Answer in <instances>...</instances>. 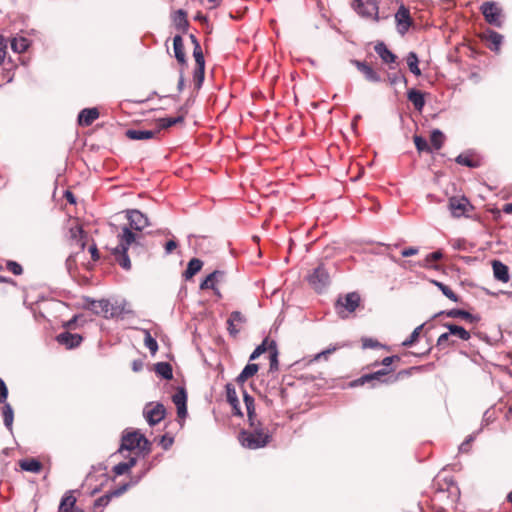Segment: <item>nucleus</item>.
I'll return each instance as SVG.
<instances>
[{
  "instance_id": "1",
  "label": "nucleus",
  "mask_w": 512,
  "mask_h": 512,
  "mask_svg": "<svg viewBox=\"0 0 512 512\" xmlns=\"http://www.w3.org/2000/svg\"><path fill=\"white\" fill-rule=\"evenodd\" d=\"M250 427L252 428L251 431L244 430L239 434L241 445L252 450L265 447L271 438L269 433L262 428L259 421H255V425Z\"/></svg>"
},
{
  "instance_id": "2",
  "label": "nucleus",
  "mask_w": 512,
  "mask_h": 512,
  "mask_svg": "<svg viewBox=\"0 0 512 512\" xmlns=\"http://www.w3.org/2000/svg\"><path fill=\"white\" fill-rule=\"evenodd\" d=\"M137 448L143 455H147L151 451V443L138 430L124 433L122 435L119 452L123 450L132 451Z\"/></svg>"
},
{
  "instance_id": "3",
  "label": "nucleus",
  "mask_w": 512,
  "mask_h": 512,
  "mask_svg": "<svg viewBox=\"0 0 512 512\" xmlns=\"http://www.w3.org/2000/svg\"><path fill=\"white\" fill-rule=\"evenodd\" d=\"M87 307L94 314L102 316L104 318H114L122 314L123 309L117 305L111 303L109 300H91L87 299Z\"/></svg>"
},
{
  "instance_id": "4",
  "label": "nucleus",
  "mask_w": 512,
  "mask_h": 512,
  "mask_svg": "<svg viewBox=\"0 0 512 512\" xmlns=\"http://www.w3.org/2000/svg\"><path fill=\"white\" fill-rule=\"evenodd\" d=\"M360 295L357 292L347 293L343 297H339L335 309L337 314L342 318H348L360 305Z\"/></svg>"
},
{
  "instance_id": "5",
  "label": "nucleus",
  "mask_w": 512,
  "mask_h": 512,
  "mask_svg": "<svg viewBox=\"0 0 512 512\" xmlns=\"http://www.w3.org/2000/svg\"><path fill=\"white\" fill-rule=\"evenodd\" d=\"M393 371L392 368H382L373 373L362 375L351 383V386L364 385L366 383H372V386H376V383H392L396 381V377L388 376Z\"/></svg>"
},
{
  "instance_id": "6",
  "label": "nucleus",
  "mask_w": 512,
  "mask_h": 512,
  "mask_svg": "<svg viewBox=\"0 0 512 512\" xmlns=\"http://www.w3.org/2000/svg\"><path fill=\"white\" fill-rule=\"evenodd\" d=\"M307 281L314 290L322 292L330 284V275L324 265L320 264L307 276Z\"/></svg>"
},
{
  "instance_id": "7",
  "label": "nucleus",
  "mask_w": 512,
  "mask_h": 512,
  "mask_svg": "<svg viewBox=\"0 0 512 512\" xmlns=\"http://www.w3.org/2000/svg\"><path fill=\"white\" fill-rule=\"evenodd\" d=\"M354 9L361 17L380 21L377 0H355Z\"/></svg>"
},
{
  "instance_id": "8",
  "label": "nucleus",
  "mask_w": 512,
  "mask_h": 512,
  "mask_svg": "<svg viewBox=\"0 0 512 512\" xmlns=\"http://www.w3.org/2000/svg\"><path fill=\"white\" fill-rule=\"evenodd\" d=\"M448 207L452 216L455 218L468 216V212L472 211L474 208L469 200L464 196L451 197L449 199Z\"/></svg>"
},
{
  "instance_id": "9",
  "label": "nucleus",
  "mask_w": 512,
  "mask_h": 512,
  "mask_svg": "<svg viewBox=\"0 0 512 512\" xmlns=\"http://www.w3.org/2000/svg\"><path fill=\"white\" fill-rule=\"evenodd\" d=\"M482 14L485 20L498 28L502 26L501 9L494 2H485L481 6Z\"/></svg>"
},
{
  "instance_id": "10",
  "label": "nucleus",
  "mask_w": 512,
  "mask_h": 512,
  "mask_svg": "<svg viewBox=\"0 0 512 512\" xmlns=\"http://www.w3.org/2000/svg\"><path fill=\"white\" fill-rule=\"evenodd\" d=\"M165 407L161 403L156 405H147L144 408V417L150 426L158 424L165 417Z\"/></svg>"
},
{
  "instance_id": "11",
  "label": "nucleus",
  "mask_w": 512,
  "mask_h": 512,
  "mask_svg": "<svg viewBox=\"0 0 512 512\" xmlns=\"http://www.w3.org/2000/svg\"><path fill=\"white\" fill-rule=\"evenodd\" d=\"M126 214L131 229L142 231L145 227L149 226L148 217L141 211L132 209L127 210Z\"/></svg>"
},
{
  "instance_id": "12",
  "label": "nucleus",
  "mask_w": 512,
  "mask_h": 512,
  "mask_svg": "<svg viewBox=\"0 0 512 512\" xmlns=\"http://www.w3.org/2000/svg\"><path fill=\"white\" fill-rule=\"evenodd\" d=\"M351 64H353L363 74L367 81L372 83H379L382 81L380 74L368 63L352 59Z\"/></svg>"
},
{
  "instance_id": "13",
  "label": "nucleus",
  "mask_w": 512,
  "mask_h": 512,
  "mask_svg": "<svg viewBox=\"0 0 512 512\" xmlns=\"http://www.w3.org/2000/svg\"><path fill=\"white\" fill-rule=\"evenodd\" d=\"M395 20L397 23V31L401 35H404L412 24L409 10L405 6L401 5L395 14Z\"/></svg>"
},
{
  "instance_id": "14",
  "label": "nucleus",
  "mask_w": 512,
  "mask_h": 512,
  "mask_svg": "<svg viewBox=\"0 0 512 512\" xmlns=\"http://www.w3.org/2000/svg\"><path fill=\"white\" fill-rule=\"evenodd\" d=\"M56 340L67 349H73L81 344L83 338L77 333L62 332L57 335Z\"/></svg>"
},
{
  "instance_id": "15",
  "label": "nucleus",
  "mask_w": 512,
  "mask_h": 512,
  "mask_svg": "<svg viewBox=\"0 0 512 512\" xmlns=\"http://www.w3.org/2000/svg\"><path fill=\"white\" fill-rule=\"evenodd\" d=\"M224 277V272L215 270L212 273H210L200 284L201 290L206 289H212L214 291V294L218 297H221V293L219 289L216 287V283L219 281L220 278Z\"/></svg>"
},
{
  "instance_id": "16",
  "label": "nucleus",
  "mask_w": 512,
  "mask_h": 512,
  "mask_svg": "<svg viewBox=\"0 0 512 512\" xmlns=\"http://www.w3.org/2000/svg\"><path fill=\"white\" fill-rule=\"evenodd\" d=\"M136 241V234L132 232L131 228L128 226L122 227L121 233L118 235V245L117 248H125L129 249L130 245Z\"/></svg>"
},
{
  "instance_id": "17",
  "label": "nucleus",
  "mask_w": 512,
  "mask_h": 512,
  "mask_svg": "<svg viewBox=\"0 0 512 512\" xmlns=\"http://www.w3.org/2000/svg\"><path fill=\"white\" fill-rule=\"evenodd\" d=\"M439 315H446L447 317H450V318H461V319L469 321L470 323H474L479 320V318L477 316L471 314L470 312L462 310V309H457V308H454V309H451L448 311H441L436 316H439Z\"/></svg>"
},
{
  "instance_id": "18",
  "label": "nucleus",
  "mask_w": 512,
  "mask_h": 512,
  "mask_svg": "<svg viewBox=\"0 0 512 512\" xmlns=\"http://www.w3.org/2000/svg\"><path fill=\"white\" fill-rule=\"evenodd\" d=\"M98 118L99 111L97 108H85L78 115V123L82 126H89Z\"/></svg>"
},
{
  "instance_id": "19",
  "label": "nucleus",
  "mask_w": 512,
  "mask_h": 512,
  "mask_svg": "<svg viewBox=\"0 0 512 512\" xmlns=\"http://www.w3.org/2000/svg\"><path fill=\"white\" fill-rule=\"evenodd\" d=\"M159 130L128 129L126 136L131 140H146L154 138Z\"/></svg>"
},
{
  "instance_id": "20",
  "label": "nucleus",
  "mask_w": 512,
  "mask_h": 512,
  "mask_svg": "<svg viewBox=\"0 0 512 512\" xmlns=\"http://www.w3.org/2000/svg\"><path fill=\"white\" fill-rule=\"evenodd\" d=\"M375 52L378 54V56L381 58V60L386 64H393L396 61V55L391 52L384 42H378L374 46Z\"/></svg>"
},
{
  "instance_id": "21",
  "label": "nucleus",
  "mask_w": 512,
  "mask_h": 512,
  "mask_svg": "<svg viewBox=\"0 0 512 512\" xmlns=\"http://www.w3.org/2000/svg\"><path fill=\"white\" fill-rule=\"evenodd\" d=\"M494 277L504 283L509 281L508 267L501 261L494 260L492 263Z\"/></svg>"
},
{
  "instance_id": "22",
  "label": "nucleus",
  "mask_w": 512,
  "mask_h": 512,
  "mask_svg": "<svg viewBox=\"0 0 512 512\" xmlns=\"http://www.w3.org/2000/svg\"><path fill=\"white\" fill-rule=\"evenodd\" d=\"M128 250L125 248H117L113 249V255L115 257L116 262L125 270H130L131 261L128 256Z\"/></svg>"
},
{
  "instance_id": "23",
  "label": "nucleus",
  "mask_w": 512,
  "mask_h": 512,
  "mask_svg": "<svg viewBox=\"0 0 512 512\" xmlns=\"http://www.w3.org/2000/svg\"><path fill=\"white\" fill-rule=\"evenodd\" d=\"M76 498L73 496V491H67L60 502L59 512H72L75 509Z\"/></svg>"
},
{
  "instance_id": "24",
  "label": "nucleus",
  "mask_w": 512,
  "mask_h": 512,
  "mask_svg": "<svg viewBox=\"0 0 512 512\" xmlns=\"http://www.w3.org/2000/svg\"><path fill=\"white\" fill-rule=\"evenodd\" d=\"M173 49H174V55L177 61L184 65L186 64V56L184 52V44L183 39L180 35H176L173 38Z\"/></svg>"
},
{
  "instance_id": "25",
  "label": "nucleus",
  "mask_w": 512,
  "mask_h": 512,
  "mask_svg": "<svg viewBox=\"0 0 512 512\" xmlns=\"http://www.w3.org/2000/svg\"><path fill=\"white\" fill-rule=\"evenodd\" d=\"M408 100L413 104L416 110L421 111L425 105L424 95L421 91L410 89L407 92Z\"/></svg>"
},
{
  "instance_id": "26",
  "label": "nucleus",
  "mask_w": 512,
  "mask_h": 512,
  "mask_svg": "<svg viewBox=\"0 0 512 512\" xmlns=\"http://www.w3.org/2000/svg\"><path fill=\"white\" fill-rule=\"evenodd\" d=\"M243 399L247 410L249 424L250 426H254L255 421H258L256 419L254 398L245 391Z\"/></svg>"
},
{
  "instance_id": "27",
  "label": "nucleus",
  "mask_w": 512,
  "mask_h": 512,
  "mask_svg": "<svg viewBox=\"0 0 512 512\" xmlns=\"http://www.w3.org/2000/svg\"><path fill=\"white\" fill-rule=\"evenodd\" d=\"M19 466L22 470L33 473H39L42 469L41 462L35 458L22 459Z\"/></svg>"
},
{
  "instance_id": "28",
  "label": "nucleus",
  "mask_w": 512,
  "mask_h": 512,
  "mask_svg": "<svg viewBox=\"0 0 512 512\" xmlns=\"http://www.w3.org/2000/svg\"><path fill=\"white\" fill-rule=\"evenodd\" d=\"M259 366L254 363H248L241 373L237 376L236 382L238 384H244L246 380L252 376H254L258 372Z\"/></svg>"
},
{
  "instance_id": "29",
  "label": "nucleus",
  "mask_w": 512,
  "mask_h": 512,
  "mask_svg": "<svg viewBox=\"0 0 512 512\" xmlns=\"http://www.w3.org/2000/svg\"><path fill=\"white\" fill-rule=\"evenodd\" d=\"M443 326L450 331V334H452V336H455L463 341H468L471 337L469 331H467L462 326H458L456 324L451 323H445Z\"/></svg>"
},
{
  "instance_id": "30",
  "label": "nucleus",
  "mask_w": 512,
  "mask_h": 512,
  "mask_svg": "<svg viewBox=\"0 0 512 512\" xmlns=\"http://www.w3.org/2000/svg\"><path fill=\"white\" fill-rule=\"evenodd\" d=\"M203 266V262L198 258H192L187 265V268L184 272L185 279L192 278L196 273H198Z\"/></svg>"
},
{
  "instance_id": "31",
  "label": "nucleus",
  "mask_w": 512,
  "mask_h": 512,
  "mask_svg": "<svg viewBox=\"0 0 512 512\" xmlns=\"http://www.w3.org/2000/svg\"><path fill=\"white\" fill-rule=\"evenodd\" d=\"M155 372L166 380H170L173 377L172 366L168 362L156 363Z\"/></svg>"
},
{
  "instance_id": "32",
  "label": "nucleus",
  "mask_w": 512,
  "mask_h": 512,
  "mask_svg": "<svg viewBox=\"0 0 512 512\" xmlns=\"http://www.w3.org/2000/svg\"><path fill=\"white\" fill-rule=\"evenodd\" d=\"M407 65L411 73L415 76L421 75V70L419 68V59L415 52L411 51L408 53L406 57Z\"/></svg>"
},
{
  "instance_id": "33",
  "label": "nucleus",
  "mask_w": 512,
  "mask_h": 512,
  "mask_svg": "<svg viewBox=\"0 0 512 512\" xmlns=\"http://www.w3.org/2000/svg\"><path fill=\"white\" fill-rule=\"evenodd\" d=\"M268 351L270 352V371H277L279 367L278 350L274 340L268 343Z\"/></svg>"
},
{
  "instance_id": "34",
  "label": "nucleus",
  "mask_w": 512,
  "mask_h": 512,
  "mask_svg": "<svg viewBox=\"0 0 512 512\" xmlns=\"http://www.w3.org/2000/svg\"><path fill=\"white\" fill-rule=\"evenodd\" d=\"M184 121V115H179L177 117H165V118H160L158 120V129L157 130H161V129H167L175 124H178V123H182Z\"/></svg>"
},
{
  "instance_id": "35",
  "label": "nucleus",
  "mask_w": 512,
  "mask_h": 512,
  "mask_svg": "<svg viewBox=\"0 0 512 512\" xmlns=\"http://www.w3.org/2000/svg\"><path fill=\"white\" fill-rule=\"evenodd\" d=\"M137 459L135 457H130L128 461L120 462L114 466L113 472L120 476L125 474L130 468L136 465Z\"/></svg>"
},
{
  "instance_id": "36",
  "label": "nucleus",
  "mask_w": 512,
  "mask_h": 512,
  "mask_svg": "<svg viewBox=\"0 0 512 512\" xmlns=\"http://www.w3.org/2000/svg\"><path fill=\"white\" fill-rule=\"evenodd\" d=\"M29 47V40L25 37H15L11 41V48L14 52L22 53Z\"/></svg>"
},
{
  "instance_id": "37",
  "label": "nucleus",
  "mask_w": 512,
  "mask_h": 512,
  "mask_svg": "<svg viewBox=\"0 0 512 512\" xmlns=\"http://www.w3.org/2000/svg\"><path fill=\"white\" fill-rule=\"evenodd\" d=\"M487 34L488 40L491 42L490 49L492 51L498 52L502 44L503 36L493 30H488Z\"/></svg>"
},
{
  "instance_id": "38",
  "label": "nucleus",
  "mask_w": 512,
  "mask_h": 512,
  "mask_svg": "<svg viewBox=\"0 0 512 512\" xmlns=\"http://www.w3.org/2000/svg\"><path fill=\"white\" fill-rule=\"evenodd\" d=\"M3 407H2V415H3V421H4V425L9 429L11 430L12 429V424H13V419H14V413H13V409L11 407V405L9 403H3Z\"/></svg>"
},
{
  "instance_id": "39",
  "label": "nucleus",
  "mask_w": 512,
  "mask_h": 512,
  "mask_svg": "<svg viewBox=\"0 0 512 512\" xmlns=\"http://www.w3.org/2000/svg\"><path fill=\"white\" fill-rule=\"evenodd\" d=\"M444 140L445 136L442 131H440L439 129H435L432 131L430 136V142L435 150H439L442 148Z\"/></svg>"
},
{
  "instance_id": "40",
  "label": "nucleus",
  "mask_w": 512,
  "mask_h": 512,
  "mask_svg": "<svg viewBox=\"0 0 512 512\" xmlns=\"http://www.w3.org/2000/svg\"><path fill=\"white\" fill-rule=\"evenodd\" d=\"M226 399L227 402L232 406L236 407L239 405V399L236 393L235 387L231 383L225 385Z\"/></svg>"
},
{
  "instance_id": "41",
  "label": "nucleus",
  "mask_w": 512,
  "mask_h": 512,
  "mask_svg": "<svg viewBox=\"0 0 512 512\" xmlns=\"http://www.w3.org/2000/svg\"><path fill=\"white\" fill-rule=\"evenodd\" d=\"M432 283L435 286H437L447 298H449L453 302H458V296L452 291V289L449 286L437 280H432Z\"/></svg>"
},
{
  "instance_id": "42",
  "label": "nucleus",
  "mask_w": 512,
  "mask_h": 512,
  "mask_svg": "<svg viewBox=\"0 0 512 512\" xmlns=\"http://www.w3.org/2000/svg\"><path fill=\"white\" fill-rule=\"evenodd\" d=\"M174 23L178 29L186 30L189 25L186 12L181 9L178 10L174 15Z\"/></svg>"
},
{
  "instance_id": "43",
  "label": "nucleus",
  "mask_w": 512,
  "mask_h": 512,
  "mask_svg": "<svg viewBox=\"0 0 512 512\" xmlns=\"http://www.w3.org/2000/svg\"><path fill=\"white\" fill-rule=\"evenodd\" d=\"M143 332L145 335V337H144L145 346L149 349V351L151 352L152 355H155V353L158 350V343H157L156 339L152 337L151 333L148 330L144 329Z\"/></svg>"
},
{
  "instance_id": "44",
  "label": "nucleus",
  "mask_w": 512,
  "mask_h": 512,
  "mask_svg": "<svg viewBox=\"0 0 512 512\" xmlns=\"http://www.w3.org/2000/svg\"><path fill=\"white\" fill-rule=\"evenodd\" d=\"M111 501V495L105 494L94 501L93 511L103 512V508L106 507Z\"/></svg>"
},
{
  "instance_id": "45",
  "label": "nucleus",
  "mask_w": 512,
  "mask_h": 512,
  "mask_svg": "<svg viewBox=\"0 0 512 512\" xmlns=\"http://www.w3.org/2000/svg\"><path fill=\"white\" fill-rule=\"evenodd\" d=\"M413 139H414L416 149L419 152H431V147L429 146V144L425 138H423L422 136H419V135H415Z\"/></svg>"
},
{
  "instance_id": "46",
  "label": "nucleus",
  "mask_w": 512,
  "mask_h": 512,
  "mask_svg": "<svg viewBox=\"0 0 512 512\" xmlns=\"http://www.w3.org/2000/svg\"><path fill=\"white\" fill-rule=\"evenodd\" d=\"M455 161L463 166H467L470 168H475L478 166V162L473 160L469 155L460 154L456 157Z\"/></svg>"
},
{
  "instance_id": "47",
  "label": "nucleus",
  "mask_w": 512,
  "mask_h": 512,
  "mask_svg": "<svg viewBox=\"0 0 512 512\" xmlns=\"http://www.w3.org/2000/svg\"><path fill=\"white\" fill-rule=\"evenodd\" d=\"M173 403L176 405V407H183L186 405L187 401V394L183 388L179 389L173 396H172Z\"/></svg>"
},
{
  "instance_id": "48",
  "label": "nucleus",
  "mask_w": 512,
  "mask_h": 512,
  "mask_svg": "<svg viewBox=\"0 0 512 512\" xmlns=\"http://www.w3.org/2000/svg\"><path fill=\"white\" fill-rule=\"evenodd\" d=\"M451 336L452 334H450L449 330L446 333H442L437 339V346L440 348H446L451 345H454L455 342L450 339Z\"/></svg>"
},
{
  "instance_id": "49",
  "label": "nucleus",
  "mask_w": 512,
  "mask_h": 512,
  "mask_svg": "<svg viewBox=\"0 0 512 512\" xmlns=\"http://www.w3.org/2000/svg\"><path fill=\"white\" fill-rule=\"evenodd\" d=\"M423 326H424V324H421L418 327H416L413 330V332L411 333V335L409 336V338H407L405 341H403L402 345L404 347H409V346L413 345L418 340L420 332L423 329Z\"/></svg>"
},
{
  "instance_id": "50",
  "label": "nucleus",
  "mask_w": 512,
  "mask_h": 512,
  "mask_svg": "<svg viewBox=\"0 0 512 512\" xmlns=\"http://www.w3.org/2000/svg\"><path fill=\"white\" fill-rule=\"evenodd\" d=\"M204 75H205V66H196L194 71V81L195 86L197 88H200L204 81Z\"/></svg>"
},
{
  "instance_id": "51",
  "label": "nucleus",
  "mask_w": 512,
  "mask_h": 512,
  "mask_svg": "<svg viewBox=\"0 0 512 512\" xmlns=\"http://www.w3.org/2000/svg\"><path fill=\"white\" fill-rule=\"evenodd\" d=\"M268 339H265L262 344L258 345L249 357L250 361L257 359L261 354L268 350Z\"/></svg>"
},
{
  "instance_id": "52",
  "label": "nucleus",
  "mask_w": 512,
  "mask_h": 512,
  "mask_svg": "<svg viewBox=\"0 0 512 512\" xmlns=\"http://www.w3.org/2000/svg\"><path fill=\"white\" fill-rule=\"evenodd\" d=\"M388 81L391 85H396L398 83H407L405 76L401 72L389 73Z\"/></svg>"
},
{
  "instance_id": "53",
  "label": "nucleus",
  "mask_w": 512,
  "mask_h": 512,
  "mask_svg": "<svg viewBox=\"0 0 512 512\" xmlns=\"http://www.w3.org/2000/svg\"><path fill=\"white\" fill-rule=\"evenodd\" d=\"M193 57L196 66H205V59L200 45H196V47L193 48Z\"/></svg>"
},
{
  "instance_id": "54",
  "label": "nucleus",
  "mask_w": 512,
  "mask_h": 512,
  "mask_svg": "<svg viewBox=\"0 0 512 512\" xmlns=\"http://www.w3.org/2000/svg\"><path fill=\"white\" fill-rule=\"evenodd\" d=\"M443 257V254L441 251H434L430 254H428L425 258V264L423 266H430V263L433 261H438Z\"/></svg>"
},
{
  "instance_id": "55",
  "label": "nucleus",
  "mask_w": 512,
  "mask_h": 512,
  "mask_svg": "<svg viewBox=\"0 0 512 512\" xmlns=\"http://www.w3.org/2000/svg\"><path fill=\"white\" fill-rule=\"evenodd\" d=\"M6 266H7V269L10 272H12L14 275H20L23 272L22 266L15 261H8Z\"/></svg>"
},
{
  "instance_id": "56",
  "label": "nucleus",
  "mask_w": 512,
  "mask_h": 512,
  "mask_svg": "<svg viewBox=\"0 0 512 512\" xmlns=\"http://www.w3.org/2000/svg\"><path fill=\"white\" fill-rule=\"evenodd\" d=\"M475 436L469 435L459 446V451L464 453L468 452L470 449V444L474 441Z\"/></svg>"
},
{
  "instance_id": "57",
  "label": "nucleus",
  "mask_w": 512,
  "mask_h": 512,
  "mask_svg": "<svg viewBox=\"0 0 512 512\" xmlns=\"http://www.w3.org/2000/svg\"><path fill=\"white\" fill-rule=\"evenodd\" d=\"M8 397V389L5 382L0 378V403H5Z\"/></svg>"
},
{
  "instance_id": "58",
  "label": "nucleus",
  "mask_w": 512,
  "mask_h": 512,
  "mask_svg": "<svg viewBox=\"0 0 512 512\" xmlns=\"http://www.w3.org/2000/svg\"><path fill=\"white\" fill-rule=\"evenodd\" d=\"M228 319L233 323H244L245 322V317L239 311H233L230 314Z\"/></svg>"
},
{
  "instance_id": "59",
  "label": "nucleus",
  "mask_w": 512,
  "mask_h": 512,
  "mask_svg": "<svg viewBox=\"0 0 512 512\" xmlns=\"http://www.w3.org/2000/svg\"><path fill=\"white\" fill-rule=\"evenodd\" d=\"M339 347L340 346H333L326 350L321 351L320 353H318L314 356V360L317 361V360L321 359L322 357L326 358L328 355L335 352Z\"/></svg>"
},
{
  "instance_id": "60",
  "label": "nucleus",
  "mask_w": 512,
  "mask_h": 512,
  "mask_svg": "<svg viewBox=\"0 0 512 512\" xmlns=\"http://www.w3.org/2000/svg\"><path fill=\"white\" fill-rule=\"evenodd\" d=\"M178 246L177 242L175 240H169L165 244V253L166 255H169L173 252L174 249H176Z\"/></svg>"
},
{
  "instance_id": "61",
  "label": "nucleus",
  "mask_w": 512,
  "mask_h": 512,
  "mask_svg": "<svg viewBox=\"0 0 512 512\" xmlns=\"http://www.w3.org/2000/svg\"><path fill=\"white\" fill-rule=\"evenodd\" d=\"M419 249L417 247H408L402 250L401 255L403 257H410L416 255Z\"/></svg>"
},
{
  "instance_id": "62",
  "label": "nucleus",
  "mask_w": 512,
  "mask_h": 512,
  "mask_svg": "<svg viewBox=\"0 0 512 512\" xmlns=\"http://www.w3.org/2000/svg\"><path fill=\"white\" fill-rule=\"evenodd\" d=\"M395 359H399L398 356H388L385 357L381 363L383 366H385L384 368H391L390 366Z\"/></svg>"
},
{
  "instance_id": "63",
  "label": "nucleus",
  "mask_w": 512,
  "mask_h": 512,
  "mask_svg": "<svg viewBox=\"0 0 512 512\" xmlns=\"http://www.w3.org/2000/svg\"><path fill=\"white\" fill-rule=\"evenodd\" d=\"M228 331L231 335L235 336L239 333V328L235 326V323L231 322L229 319L227 320Z\"/></svg>"
},
{
  "instance_id": "64",
  "label": "nucleus",
  "mask_w": 512,
  "mask_h": 512,
  "mask_svg": "<svg viewBox=\"0 0 512 512\" xmlns=\"http://www.w3.org/2000/svg\"><path fill=\"white\" fill-rule=\"evenodd\" d=\"M173 443V438H167L166 436H163L161 439V445L162 447L167 450Z\"/></svg>"
}]
</instances>
